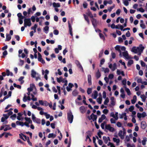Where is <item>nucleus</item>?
<instances>
[{
	"label": "nucleus",
	"instance_id": "obj_25",
	"mask_svg": "<svg viewBox=\"0 0 147 147\" xmlns=\"http://www.w3.org/2000/svg\"><path fill=\"white\" fill-rule=\"evenodd\" d=\"M147 141V138L146 137H144L143 138V140L142 141V145L144 146L146 144V142Z\"/></svg>",
	"mask_w": 147,
	"mask_h": 147
},
{
	"label": "nucleus",
	"instance_id": "obj_19",
	"mask_svg": "<svg viewBox=\"0 0 147 147\" xmlns=\"http://www.w3.org/2000/svg\"><path fill=\"white\" fill-rule=\"evenodd\" d=\"M11 37L9 34H6V39L5 41H9L11 39Z\"/></svg>",
	"mask_w": 147,
	"mask_h": 147
},
{
	"label": "nucleus",
	"instance_id": "obj_17",
	"mask_svg": "<svg viewBox=\"0 0 147 147\" xmlns=\"http://www.w3.org/2000/svg\"><path fill=\"white\" fill-rule=\"evenodd\" d=\"M83 15L85 20L87 22L88 24H90V21L88 19V16L86 15L85 14H83Z\"/></svg>",
	"mask_w": 147,
	"mask_h": 147
},
{
	"label": "nucleus",
	"instance_id": "obj_49",
	"mask_svg": "<svg viewBox=\"0 0 147 147\" xmlns=\"http://www.w3.org/2000/svg\"><path fill=\"white\" fill-rule=\"evenodd\" d=\"M27 142L28 144L30 146H32V143L30 141V139L29 137H27Z\"/></svg>",
	"mask_w": 147,
	"mask_h": 147
},
{
	"label": "nucleus",
	"instance_id": "obj_57",
	"mask_svg": "<svg viewBox=\"0 0 147 147\" xmlns=\"http://www.w3.org/2000/svg\"><path fill=\"white\" fill-rule=\"evenodd\" d=\"M115 7V5L114 4H113V6L110 7L108 9V10L110 12L112 10V9Z\"/></svg>",
	"mask_w": 147,
	"mask_h": 147
},
{
	"label": "nucleus",
	"instance_id": "obj_35",
	"mask_svg": "<svg viewBox=\"0 0 147 147\" xmlns=\"http://www.w3.org/2000/svg\"><path fill=\"white\" fill-rule=\"evenodd\" d=\"M133 62L134 61L132 60H129L127 63V66H129L133 63Z\"/></svg>",
	"mask_w": 147,
	"mask_h": 147
},
{
	"label": "nucleus",
	"instance_id": "obj_5",
	"mask_svg": "<svg viewBox=\"0 0 147 147\" xmlns=\"http://www.w3.org/2000/svg\"><path fill=\"white\" fill-rule=\"evenodd\" d=\"M105 129H107L109 131L112 132H113L115 131L114 128L111 127L110 124H107L105 125Z\"/></svg>",
	"mask_w": 147,
	"mask_h": 147
},
{
	"label": "nucleus",
	"instance_id": "obj_41",
	"mask_svg": "<svg viewBox=\"0 0 147 147\" xmlns=\"http://www.w3.org/2000/svg\"><path fill=\"white\" fill-rule=\"evenodd\" d=\"M96 137L97 139V140H98V144L100 145H101L102 144V143H103V142H102V141L101 140L99 139V138L97 136H96Z\"/></svg>",
	"mask_w": 147,
	"mask_h": 147
},
{
	"label": "nucleus",
	"instance_id": "obj_24",
	"mask_svg": "<svg viewBox=\"0 0 147 147\" xmlns=\"http://www.w3.org/2000/svg\"><path fill=\"white\" fill-rule=\"evenodd\" d=\"M6 72L7 73V75L8 76L10 75L11 76H13V73L10 72L9 71L8 69H7L6 71Z\"/></svg>",
	"mask_w": 147,
	"mask_h": 147
},
{
	"label": "nucleus",
	"instance_id": "obj_38",
	"mask_svg": "<svg viewBox=\"0 0 147 147\" xmlns=\"http://www.w3.org/2000/svg\"><path fill=\"white\" fill-rule=\"evenodd\" d=\"M38 61H40V60L42 59V56L40 53L39 52L38 53Z\"/></svg>",
	"mask_w": 147,
	"mask_h": 147
},
{
	"label": "nucleus",
	"instance_id": "obj_40",
	"mask_svg": "<svg viewBox=\"0 0 147 147\" xmlns=\"http://www.w3.org/2000/svg\"><path fill=\"white\" fill-rule=\"evenodd\" d=\"M117 65L116 63H114L113 64V67H112V71H114L116 69H117Z\"/></svg>",
	"mask_w": 147,
	"mask_h": 147
},
{
	"label": "nucleus",
	"instance_id": "obj_11",
	"mask_svg": "<svg viewBox=\"0 0 147 147\" xmlns=\"http://www.w3.org/2000/svg\"><path fill=\"white\" fill-rule=\"evenodd\" d=\"M76 63L78 67L83 71V67L80 62L77 60L76 62Z\"/></svg>",
	"mask_w": 147,
	"mask_h": 147
},
{
	"label": "nucleus",
	"instance_id": "obj_13",
	"mask_svg": "<svg viewBox=\"0 0 147 147\" xmlns=\"http://www.w3.org/2000/svg\"><path fill=\"white\" fill-rule=\"evenodd\" d=\"M61 82L63 83H65L63 86V87H64L65 86H66L67 85V81L66 80V78H64L61 81Z\"/></svg>",
	"mask_w": 147,
	"mask_h": 147
},
{
	"label": "nucleus",
	"instance_id": "obj_22",
	"mask_svg": "<svg viewBox=\"0 0 147 147\" xmlns=\"http://www.w3.org/2000/svg\"><path fill=\"white\" fill-rule=\"evenodd\" d=\"M8 54L6 50L4 51L3 53V56H1V58H5V56Z\"/></svg>",
	"mask_w": 147,
	"mask_h": 147
},
{
	"label": "nucleus",
	"instance_id": "obj_15",
	"mask_svg": "<svg viewBox=\"0 0 147 147\" xmlns=\"http://www.w3.org/2000/svg\"><path fill=\"white\" fill-rule=\"evenodd\" d=\"M137 100V96L136 95H134L133 97V99L131 100V102L132 104H134Z\"/></svg>",
	"mask_w": 147,
	"mask_h": 147
},
{
	"label": "nucleus",
	"instance_id": "obj_33",
	"mask_svg": "<svg viewBox=\"0 0 147 147\" xmlns=\"http://www.w3.org/2000/svg\"><path fill=\"white\" fill-rule=\"evenodd\" d=\"M85 107L84 106H82L80 107V111L81 113H83L84 112V111L85 110Z\"/></svg>",
	"mask_w": 147,
	"mask_h": 147
},
{
	"label": "nucleus",
	"instance_id": "obj_46",
	"mask_svg": "<svg viewBox=\"0 0 147 147\" xmlns=\"http://www.w3.org/2000/svg\"><path fill=\"white\" fill-rule=\"evenodd\" d=\"M92 89L90 88H88L87 90V93L88 94H90L92 92Z\"/></svg>",
	"mask_w": 147,
	"mask_h": 147
},
{
	"label": "nucleus",
	"instance_id": "obj_34",
	"mask_svg": "<svg viewBox=\"0 0 147 147\" xmlns=\"http://www.w3.org/2000/svg\"><path fill=\"white\" fill-rule=\"evenodd\" d=\"M123 55L124 57H125L126 58H127V57L128 56V54L127 51L123 52Z\"/></svg>",
	"mask_w": 147,
	"mask_h": 147
},
{
	"label": "nucleus",
	"instance_id": "obj_62",
	"mask_svg": "<svg viewBox=\"0 0 147 147\" xmlns=\"http://www.w3.org/2000/svg\"><path fill=\"white\" fill-rule=\"evenodd\" d=\"M112 57L113 59H115L116 57V54L115 53L112 52L111 54Z\"/></svg>",
	"mask_w": 147,
	"mask_h": 147
},
{
	"label": "nucleus",
	"instance_id": "obj_23",
	"mask_svg": "<svg viewBox=\"0 0 147 147\" xmlns=\"http://www.w3.org/2000/svg\"><path fill=\"white\" fill-rule=\"evenodd\" d=\"M5 126H7V127H5L4 129V131H6L8 130L11 129V128L10 127L9 125H5Z\"/></svg>",
	"mask_w": 147,
	"mask_h": 147
},
{
	"label": "nucleus",
	"instance_id": "obj_39",
	"mask_svg": "<svg viewBox=\"0 0 147 147\" xmlns=\"http://www.w3.org/2000/svg\"><path fill=\"white\" fill-rule=\"evenodd\" d=\"M105 98L106 99L104 101V104L105 105H107L109 102V99L108 97H107Z\"/></svg>",
	"mask_w": 147,
	"mask_h": 147
},
{
	"label": "nucleus",
	"instance_id": "obj_9",
	"mask_svg": "<svg viewBox=\"0 0 147 147\" xmlns=\"http://www.w3.org/2000/svg\"><path fill=\"white\" fill-rule=\"evenodd\" d=\"M106 118V116L104 114L102 115L101 117H100L98 119V122L99 123H101L102 121L105 119Z\"/></svg>",
	"mask_w": 147,
	"mask_h": 147
},
{
	"label": "nucleus",
	"instance_id": "obj_32",
	"mask_svg": "<svg viewBox=\"0 0 147 147\" xmlns=\"http://www.w3.org/2000/svg\"><path fill=\"white\" fill-rule=\"evenodd\" d=\"M17 15L19 19L20 18L21 19V18H25V17L22 16V13H18Z\"/></svg>",
	"mask_w": 147,
	"mask_h": 147
},
{
	"label": "nucleus",
	"instance_id": "obj_31",
	"mask_svg": "<svg viewBox=\"0 0 147 147\" xmlns=\"http://www.w3.org/2000/svg\"><path fill=\"white\" fill-rule=\"evenodd\" d=\"M94 95L93 98L94 99H96L98 96V92L96 90H94Z\"/></svg>",
	"mask_w": 147,
	"mask_h": 147
},
{
	"label": "nucleus",
	"instance_id": "obj_44",
	"mask_svg": "<svg viewBox=\"0 0 147 147\" xmlns=\"http://www.w3.org/2000/svg\"><path fill=\"white\" fill-rule=\"evenodd\" d=\"M16 117V115L15 114H14L12 115H11L10 116V118L12 119L13 120H14L15 119V118Z\"/></svg>",
	"mask_w": 147,
	"mask_h": 147
},
{
	"label": "nucleus",
	"instance_id": "obj_61",
	"mask_svg": "<svg viewBox=\"0 0 147 147\" xmlns=\"http://www.w3.org/2000/svg\"><path fill=\"white\" fill-rule=\"evenodd\" d=\"M121 12V10L120 9H118L116 11V14L117 15H119L120 13V12Z\"/></svg>",
	"mask_w": 147,
	"mask_h": 147
},
{
	"label": "nucleus",
	"instance_id": "obj_42",
	"mask_svg": "<svg viewBox=\"0 0 147 147\" xmlns=\"http://www.w3.org/2000/svg\"><path fill=\"white\" fill-rule=\"evenodd\" d=\"M141 98L142 99V101L143 102H144L146 100V97L144 94L141 95L140 96Z\"/></svg>",
	"mask_w": 147,
	"mask_h": 147
},
{
	"label": "nucleus",
	"instance_id": "obj_27",
	"mask_svg": "<svg viewBox=\"0 0 147 147\" xmlns=\"http://www.w3.org/2000/svg\"><path fill=\"white\" fill-rule=\"evenodd\" d=\"M36 74V73L34 70H32L31 71V76L33 78H34L35 77V75Z\"/></svg>",
	"mask_w": 147,
	"mask_h": 147
},
{
	"label": "nucleus",
	"instance_id": "obj_6",
	"mask_svg": "<svg viewBox=\"0 0 147 147\" xmlns=\"http://www.w3.org/2000/svg\"><path fill=\"white\" fill-rule=\"evenodd\" d=\"M137 48L138 52L140 51L143 52L145 48L143 46L142 44H141L139 45L138 47H137Z\"/></svg>",
	"mask_w": 147,
	"mask_h": 147
},
{
	"label": "nucleus",
	"instance_id": "obj_60",
	"mask_svg": "<svg viewBox=\"0 0 147 147\" xmlns=\"http://www.w3.org/2000/svg\"><path fill=\"white\" fill-rule=\"evenodd\" d=\"M123 3L126 6H127L129 4V2L127 0H125L124 1Z\"/></svg>",
	"mask_w": 147,
	"mask_h": 147
},
{
	"label": "nucleus",
	"instance_id": "obj_50",
	"mask_svg": "<svg viewBox=\"0 0 147 147\" xmlns=\"http://www.w3.org/2000/svg\"><path fill=\"white\" fill-rule=\"evenodd\" d=\"M99 35L100 38L104 40L105 39V37L104 35L101 33H100L99 34Z\"/></svg>",
	"mask_w": 147,
	"mask_h": 147
},
{
	"label": "nucleus",
	"instance_id": "obj_63",
	"mask_svg": "<svg viewBox=\"0 0 147 147\" xmlns=\"http://www.w3.org/2000/svg\"><path fill=\"white\" fill-rule=\"evenodd\" d=\"M142 67H145L146 65L145 63L142 60L140 61Z\"/></svg>",
	"mask_w": 147,
	"mask_h": 147
},
{
	"label": "nucleus",
	"instance_id": "obj_48",
	"mask_svg": "<svg viewBox=\"0 0 147 147\" xmlns=\"http://www.w3.org/2000/svg\"><path fill=\"white\" fill-rule=\"evenodd\" d=\"M86 133L88 134L87 136H89L90 137H91L92 134L91 131H88L87 132H86Z\"/></svg>",
	"mask_w": 147,
	"mask_h": 147
},
{
	"label": "nucleus",
	"instance_id": "obj_16",
	"mask_svg": "<svg viewBox=\"0 0 147 147\" xmlns=\"http://www.w3.org/2000/svg\"><path fill=\"white\" fill-rule=\"evenodd\" d=\"M78 94V92L76 89L74 90L72 92V95L74 96H76Z\"/></svg>",
	"mask_w": 147,
	"mask_h": 147
},
{
	"label": "nucleus",
	"instance_id": "obj_36",
	"mask_svg": "<svg viewBox=\"0 0 147 147\" xmlns=\"http://www.w3.org/2000/svg\"><path fill=\"white\" fill-rule=\"evenodd\" d=\"M102 97H99L97 99V101L99 104H101L102 103Z\"/></svg>",
	"mask_w": 147,
	"mask_h": 147
},
{
	"label": "nucleus",
	"instance_id": "obj_1",
	"mask_svg": "<svg viewBox=\"0 0 147 147\" xmlns=\"http://www.w3.org/2000/svg\"><path fill=\"white\" fill-rule=\"evenodd\" d=\"M67 119L70 123H71L73 121L74 116L71 111L67 113Z\"/></svg>",
	"mask_w": 147,
	"mask_h": 147
},
{
	"label": "nucleus",
	"instance_id": "obj_3",
	"mask_svg": "<svg viewBox=\"0 0 147 147\" xmlns=\"http://www.w3.org/2000/svg\"><path fill=\"white\" fill-rule=\"evenodd\" d=\"M32 119L34 122L38 124H40V119L36 118L34 115L33 114H32Z\"/></svg>",
	"mask_w": 147,
	"mask_h": 147
},
{
	"label": "nucleus",
	"instance_id": "obj_43",
	"mask_svg": "<svg viewBox=\"0 0 147 147\" xmlns=\"http://www.w3.org/2000/svg\"><path fill=\"white\" fill-rule=\"evenodd\" d=\"M103 139L104 140V142L105 144H107L108 142V139L105 136L103 137Z\"/></svg>",
	"mask_w": 147,
	"mask_h": 147
},
{
	"label": "nucleus",
	"instance_id": "obj_8",
	"mask_svg": "<svg viewBox=\"0 0 147 147\" xmlns=\"http://www.w3.org/2000/svg\"><path fill=\"white\" fill-rule=\"evenodd\" d=\"M88 81L89 85H92V78L91 75L90 74L88 75Z\"/></svg>",
	"mask_w": 147,
	"mask_h": 147
},
{
	"label": "nucleus",
	"instance_id": "obj_64",
	"mask_svg": "<svg viewBox=\"0 0 147 147\" xmlns=\"http://www.w3.org/2000/svg\"><path fill=\"white\" fill-rule=\"evenodd\" d=\"M142 117L144 118L146 116V114L145 112H143L141 114Z\"/></svg>",
	"mask_w": 147,
	"mask_h": 147
},
{
	"label": "nucleus",
	"instance_id": "obj_58",
	"mask_svg": "<svg viewBox=\"0 0 147 147\" xmlns=\"http://www.w3.org/2000/svg\"><path fill=\"white\" fill-rule=\"evenodd\" d=\"M103 97L104 98H106V93L105 91H103L102 93Z\"/></svg>",
	"mask_w": 147,
	"mask_h": 147
},
{
	"label": "nucleus",
	"instance_id": "obj_51",
	"mask_svg": "<svg viewBox=\"0 0 147 147\" xmlns=\"http://www.w3.org/2000/svg\"><path fill=\"white\" fill-rule=\"evenodd\" d=\"M126 79H123L122 81V84L125 86H126Z\"/></svg>",
	"mask_w": 147,
	"mask_h": 147
},
{
	"label": "nucleus",
	"instance_id": "obj_28",
	"mask_svg": "<svg viewBox=\"0 0 147 147\" xmlns=\"http://www.w3.org/2000/svg\"><path fill=\"white\" fill-rule=\"evenodd\" d=\"M113 140L114 142H116L117 144H119L120 142V140L119 138L117 139L115 138H113Z\"/></svg>",
	"mask_w": 147,
	"mask_h": 147
},
{
	"label": "nucleus",
	"instance_id": "obj_30",
	"mask_svg": "<svg viewBox=\"0 0 147 147\" xmlns=\"http://www.w3.org/2000/svg\"><path fill=\"white\" fill-rule=\"evenodd\" d=\"M56 135L55 134H54L53 133H50L49 134L48 136V137L49 138H55L56 136Z\"/></svg>",
	"mask_w": 147,
	"mask_h": 147
},
{
	"label": "nucleus",
	"instance_id": "obj_20",
	"mask_svg": "<svg viewBox=\"0 0 147 147\" xmlns=\"http://www.w3.org/2000/svg\"><path fill=\"white\" fill-rule=\"evenodd\" d=\"M124 87L125 91L127 92L128 95H130L131 94V93L129 89L128 88H127L125 86Z\"/></svg>",
	"mask_w": 147,
	"mask_h": 147
},
{
	"label": "nucleus",
	"instance_id": "obj_10",
	"mask_svg": "<svg viewBox=\"0 0 147 147\" xmlns=\"http://www.w3.org/2000/svg\"><path fill=\"white\" fill-rule=\"evenodd\" d=\"M146 122L145 121H142L141 122V128L143 129H145L146 128Z\"/></svg>",
	"mask_w": 147,
	"mask_h": 147
},
{
	"label": "nucleus",
	"instance_id": "obj_56",
	"mask_svg": "<svg viewBox=\"0 0 147 147\" xmlns=\"http://www.w3.org/2000/svg\"><path fill=\"white\" fill-rule=\"evenodd\" d=\"M49 29V27L48 26H45L43 30L45 31H48Z\"/></svg>",
	"mask_w": 147,
	"mask_h": 147
},
{
	"label": "nucleus",
	"instance_id": "obj_29",
	"mask_svg": "<svg viewBox=\"0 0 147 147\" xmlns=\"http://www.w3.org/2000/svg\"><path fill=\"white\" fill-rule=\"evenodd\" d=\"M37 27V25L36 24H35L34 26H32L31 27V30H34V32H36V29Z\"/></svg>",
	"mask_w": 147,
	"mask_h": 147
},
{
	"label": "nucleus",
	"instance_id": "obj_2",
	"mask_svg": "<svg viewBox=\"0 0 147 147\" xmlns=\"http://www.w3.org/2000/svg\"><path fill=\"white\" fill-rule=\"evenodd\" d=\"M31 23L29 18H25L24 20V27H26L27 26H31Z\"/></svg>",
	"mask_w": 147,
	"mask_h": 147
},
{
	"label": "nucleus",
	"instance_id": "obj_7",
	"mask_svg": "<svg viewBox=\"0 0 147 147\" xmlns=\"http://www.w3.org/2000/svg\"><path fill=\"white\" fill-rule=\"evenodd\" d=\"M91 21L92 22V24L94 27H96L97 25V21L96 20L93 18H91Z\"/></svg>",
	"mask_w": 147,
	"mask_h": 147
},
{
	"label": "nucleus",
	"instance_id": "obj_52",
	"mask_svg": "<svg viewBox=\"0 0 147 147\" xmlns=\"http://www.w3.org/2000/svg\"><path fill=\"white\" fill-rule=\"evenodd\" d=\"M53 33L55 35H57L59 33V31L57 30H55L53 31Z\"/></svg>",
	"mask_w": 147,
	"mask_h": 147
},
{
	"label": "nucleus",
	"instance_id": "obj_26",
	"mask_svg": "<svg viewBox=\"0 0 147 147\" xmlns=\"http://www.w3.org/2000/svg\"><path fill=\"white\" fill-rule=\"evenodd\" d=\"M53 6L55 7H59L60 6V4L59 3H56L54 2L53 3Z\"/></svg>",
	"mask_w": 147,
	"mask_h": 147
},
{
	"label": "nucleus",
	"instance_id": "obj_18",
	"mask_svg": "<svg viewBox=\"0 0 147 147\" xmlns=\"http://www.w3.org/2000/svg\"><path fill=\"white\" fill-rule=\"evenodd\" d=\"M86 14L88 16H89L91 18H92L93 17V15L92 14V13L89 10L88 11V12L86 13Z\"/></svg>",
	"mask_w": 147,
	"mask_h": 147
},
{
	"label": "nucleus",
	"instance_id": "obj_37",
	"mask_svg": "<svg viewBox=\"0 0 147 147\" xmlns=\"http://www.w3.org/2000/svg\"><path fill=\"white\" fill-rule=\"evenodd\" d=\"M115 49L117 51L119 52H120L121 51L120 47L119 45H117L115 47Z\"/></svg>",
	"mask_w": 147,
	"mask_h": 147
},
{
	"label": "nucleus",
	"instance_id": "obj_21",
	"mask_svg": "<svg viewBox=\"0 0 147 147\" xmlns=\"http://www.w3.org/2000/svg\"><path fill=\"white\" fill-rule=\"evenodd\" d=\"M131 51L135 53H138L137 48L136 47H132Z\"/></svg>",
	"mask_w": 147,
	"mask_h": 147
},
{
	"label": "nucleus",
	"instance_id": "obj_54",
	"mask_svg": "<svg viewBox=\"0 0 147 147\" xmlns=\"http://www.w3.org/2000/svg\"><path fill=\"white\" fill-rule=\"evenodd\" d=\"M137 10L142 13H143L144 11V9L142 7H140L139 9H137Z\"/></svg>",
	"mask_w": 147,
	"mask_h": 147
},
{
	"label": "nucleus",
	"instance_id": "obj_55",
	"mask_svg": "<svg viewBox=\"0 0 147 147\" xmlns=\"http://www.w3.org/2000/svg\"><path fill=\"white\" fill-rule=\"evenodd\" d=\"M68 27H69V31L72 30V29L71 28V25L69 22V21L68 22Z\"/></svg>",
	"mask_w": 147,
	"mask_h": 147
},
{
	"label": "nucleus",
	"instance_id": "obj_45",
	"mask_svg": "<svg viewBox=\"0 0 147 147\" xmlns=\"http://www.w3.org/2000/svg\"><path fill=\"white\" fill-rule=\"evenodd\" d=\"M31 96H32L31 99L34 101H36L37 100L36 98H34V96L32 94H31Z\"/></svg>",
	"mask_w": 147,
	"mask_h": 147
},
{
	"label": "nucleus",
	"instance_id": "obj_47",
	"mask_svg": "<svg viewBox=\"0 0 147 147\" xmlns=\"http://www.w3.org/2000/svg\"><path fill=\"white\" fill-rule=\"evenodd\" d=\"M134 109V106H131L129 108V110L130 112H131L133 111V110Z\"/></svg>",
	"mask_w": 147,
	"mask_h": 147
},
{
	"label": "nucleus",
	"instance_id": "obj_59",
	"mask_svg": "<svg viewBox=\"0 0 147 147\" xmlns=\"http://www.w3.org/2000/svg\"><path fill=\"white\" fill-rule=\"evenodd\" d=\"M45 116L46 117L47 119H49L50 116V115L49 114H47V113H45Z\"/></svg>",
	"mask_w": 147,
	"mask_h": 147
},
{
	"label": "nucleus",
	"instance_id": "obj_53",
	"mask_svg": "<svg viewBox=\"0 0 147 147\" xmlns=\"http://www.w3.org/2000/svg\"><path fill=\"white\" fill-rule=\"evenodd\" d=\"M103 50H102L99 53V55H98V57L99 58H100L102 56V55L103 54Z\"/></svg>",
	"mask_w": 147,
	"mask_h": 147
},
{
	"label": "nucleus",
	"instance_id": "obj_12",
	"mask_svg": "<svg viewBox=\"0 0 147 147\" xmlns=\"http://www.w3.org/2000/svg\"><path fill=\"white\" fill-rule=\"evenodd\" d=\"M111 105L112 106H114L115 105V98L114 97H112L111 99Z\"/></svg>",
	"mask_w": 147,
	"mask_h": 147
},
{
	"label": "nucleus",
	"instance_id": "obj_4",
	"mask_svg": "<svg viewBox=\"0 0 147 147\" xmlns=\"http://www.w3.org/2000/svg\"><path fill=\"white\" fill-rule=\"evenodd\" d=\"M88 118L89 120L92 119L93 121H96L97 119V116L96 115H95L94 113H92L90 116V117L88 116Z\"/></svg>",
	"mask_w": 147,
	"mask_h": 147
},
{
	"label": "nucleus",
	"instance_id": "obj_14",
	"mask_svg": "<svg viewBox=\"0 0 147 147\" xmlns=\"http://www.w3.org/2000/svg\"><path fill=\"white\" fill-rule=\"evenodd\" d=\"M101 76V74L100 72L99 69H98L96 74V76L97 79L100 78Z\"/></svg>",
	"mask_w": 147,
	"mask_h": 147
}]
</instances>
